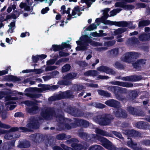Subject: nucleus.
I'll use <instances>...</instances> for the list:
<instances>
[{
    "label": "nucleus",
    "mask_w": 150,
    "mask_h": 150,
    "mask_svg": "<svg viewBox=\"0 0 150 150\" xmlns=\"http://www.w3.org/2000/svg\"><path fill=\"white\" fill-rule=\"evenodd\" d=\"M116 7H121L126 10H130L134 8V6L130 5L127 4L124 2H118L115 3Z\"/></svg>",
    "instance_id": "13"
},
{
    "label": "nucleus",
    "mask_w": 150,
    "mask_h": 150,
    "mask_svg": "<svg viewBox=\"0 0 150 150\" xmlns=\"http://www.w3.org/2000/svg\"><path fill=\"white\" fill-rule=\"evenodd\" d=\"M9 79L10 80L13 81H18V78L16 77L12 76H9Z\"/></svg>",
    "instance_id": "44"
},
{
    "label": "nucleus",
    "mask_w": 150,
    "mask_h": 150,
    "mask_svg": "<svg viewBox=\"0 0 150 150\" xmlns=\"http://www.w3.org/2000/svg\"><path fill=\"white\" fill-rule=\"evenodd\" d=\"M150 22L149 21H143L140 22L139 23V26H145L149 25Z\"/></svg>",
    "instance_id": "32"
},
{
    "label": "nucleus",
    "mask_w": 150,
    "mask_h": 150,
    "mask_svg": "<svg viewBox=\"0 0 150 150\" xmlns=\"http://www.w3.org/2000/svg\"><path fill=\"white\" fill-rule=\"evenodd\" d=\"M105 106V105L100 103H98L96 105V108H104Z\"/></svg>",
    "instance_id": "53"
},
{
    "label": "nucleus",
    "mask_w": 150,
    "mask_h": 150,
    "mask_svg": "<svg viewBox=\"0 0 150 150\" xmlns=\"http://www.w3.org/2000/svg\"><path fill=\"white\" fill-rule=\"evenodd\" d=\"M65 8L66 7L65 6H62L61 8L60 12L61 13L63 14L65 13L68 14L67 20H69L72 18L75 17V16H74L76 14L78 16L79 15V12L80 11V10L78 6H76L72 10L71 15L69 14L70 8H68L67 11L65 10Z\"/></svg>",
    "instance_id": "3"
},
{
    "label": "nucleus",
    "mask_w": 150,
    "mask_h": 150,
    "mask_svg": "<svg viewBox=\"0 0 150 150\" xmlns=\"http://www.w3.org/2000/svg\"><path fill=\"white\" fill-rule=\"evenodd\" d=\"M15 21H13L12 22L10 25H8V26L9 27V28L8 30V33H12L13 32V29L15 28Z\"/></svg>",
    "instance_id": "21"
},
{
    "label": "nucleus",
    "mask_w": 150,
    "mask_h": 150,
    "mask_svg": "<svg viewBox=\"0 0 150 150\" xmlns=\"http://www.w3.org/2000/svg\"><path fill=\"white\" fill-rule=\"evenodd\" d=\"M57 68V67L55 66H49L46 68L45 70L47 71H51L56 69Z\"/></svg>",
    "instance_id": "36"
},
{
    "label": "nucleus",
    "mask_w": 150,
    "mask_h": 150,
    "mask_svg": "<svg viewBox=\"0 0 150 150\" xmlns=\"http://www.w3.org/2000/svg\"><path fill=\"white\" fill-rule=\"evenodd\" d=\"M88 86L92 87H96V88L98 86V85L97 84H93V83H90L88 84Z\"/></svg>",
    "instance_id": "63"
},
{
    "label": "nucleus",
    "mask_w": 150,
    "mask_h": 150,
    "mask_svg": "<svg viewBox=\"0 0 150 150\" xmlns=\"http://www.w3.org/2000/svg\"><path fill=\"white\" fill-rule=\"evenodd\" d=\"M96 0H81V2L83 3H85L87 6L88 7H89L93 3L95 2Z\"/></svg>",
    "instance_id": "22"
},
{
    "label": "nucleus",
    "mask_w": 150,
    "mask_h": 150,
    "mask_svg": "<svg viewBox=\"0 0 150 150\" xmlns=\"http://www.w3.org/2000/svg\"><path fill=\"white\" fill-rule=\"evenodd\" d=\"M65 135L64 134L58 135L57 136V139L59 140H63L65 139Z\"/></svg>",
    "instance_id": "40"
},
{
    "label": "nucleus",
    "mask_w": 150,
    "mask_h": 150,
    "mask_svg": "<svg viewBox=\"0 0 150 150\" xmlns=\"http://www.w3.org/2000/svg\"><path fill=\"white\" fill-rule=\"evenodd\" d=\"M113 100V102L112 103V106L111 107H113L118 109H116L114 111V114L116 116L122 117H126V113L121 108H119L120 107L119 103L116 100L113 99H112Z\"/></svg>",
    "instance_id": "4"
},
{
    "label": "nucleus",
    "mask_w": 150,
    "mask_h": 150,
    "mask_svg": "<svg viewBox=\"0 0 150 150\" xmlns=\"http://www.w3.org/2000/svg\"><path fill=\"white\" fill-rule=\"evenodd\" d=\"M98 79H108L109 78L108 76L99 75L98 76Z\"/></svg>",
    "instance_id": "55"
},
{
    "label": "nucleus",
    "mask_w": 150,
    "mask_h": 150,
    "mask_svg": "<svg viewBox=\"0 0 150 150\" xmlns=\"http://www.w3.org/2000/svg\"><path fill=\"white\" fill-rule=\"evenodd\" d=\"M120 88L117 87V86H112L111 87H110L108 88V89L109 90H110L111 91H114V92H115V91L116 90H119L120 89Z\"/></svg>",
    "instance_id": "37"
},
{
    "label": "nucleus",
    "mask_w": 150,
    "mask_h": 150,
    "mask_svg": "<svg viewBox=\"0 0 150 150\" xmlns=\"http://www.w3.org/2000/svg\"><path fill=\"white\" fill-rule=\"evenodd\" d=\"M33 2L32 0H27L26 3H21L19 6L21 8H24V10L25 11H30V8L29 6H28V5L31 6Z\"/></svg>",
    "instance_id": "14"
},
{
    "label": "nucleus",
    "mask_w": 150,
    "mask_h": 150,
    "mask_svg": "<svg viewBox=\"0 0 150 150\" xmlns=\"http://www.w3.org/2000/svg\"><path fill=\"white\" fill-rule=\"evenodd\" d=\"M24 103L28 106H30L32 105V102L29 101H26L24 102Z\"/></svg>",
    "instance_id": "61"
},
{
    "label": "nucleus",
    "mask_w": 150,
    "mask_h": 150,
    "mask_svg": "<svg viewBox=\"0 0 150 150\" xmlns=\"http://www.w3.org/2000/svg\"><path fill=\"white\" fill-rule=\"evenodd\" d=\"M110 54L115 55H117L118 53V49H115L112 50L110 52Z\"/></svg>",
    "instance_id": "38"
},
{
    "label": "nucleus",
    "mask_w": 150,
    "mask_h": 150,
    "mask_svg": "<svg viewBox=\"0 0 150 150\" xmlns=\"http://www.w3.org/2000/svg\"><path fill=\"white\" fill-rule=\"evenodd\" d=\"M112 133L115 135L117 137L120 139H122L123 138L121 134L119 133L114 131L112 132Z\"/></svg>",
    "instance_id": "41"
},
{
    "label": "nucleus",
    "mask_w": 150,
    "mask_h": 150,
    "mask_svg": "<svg viewBox=\"0 0 150 150\" xmlns=\"http://www.w3.org/2000/svg\"><path fill=\"white\" fill-rule=\"evenodd\" d=\"M128 110L130 113H131L132 114H134V108L133 107H129L128 108Z\"/></svg>",
    "instance_id": "52"
},
{
    "label": "nucleus",
    "mask_w": 150,
    "mask_h": 150,
    "mask_svg": "<svg viewBox=\"0 0 150 150\" xmlns=\"http://www.w3.org/2000/svg\"><path fill=\"white\" fill-rule=\"evenodd\" d=\"M110 83L113 85H119L127 87H131L133 86V85L131 83L128 84L124 82H120L117 81L111 82Z\"/></svg>",
    "instance_id": "15"
},
{
    "label": "nucleus",
    "mask_w": 150,
    "mask_h": 150,
    "mask_svg": "<svg viewBox=\"0 0 150 150\" xmlns=\"http://www.w3.org/2000/svg\"><path fill=\"white\" fill-rule=\"evenodd\" d=\"M135 77L133 76H127L125 78V80L130 81H136L140 80L142 79V78L139 76L137 77V79H135Z\"/></svg>",
    "instance_id": "19"
},
{
    "label": "nucleus",
    "mask_w": 150,
    "mask_h": 150,
    "mask_svg": "<svg viewBox=\"0 0 150 150\" xmlns=\"http://www.w3.org/2000/svg\"><path fill=\"white\" fill-rule=\"evenodd\" d=\"M115 67L117 68H121L122 66L119 62H117L115 64Z\"/></svg>",
    "instance_id": "62"
},
{
    "label": "nucleus",
    "mask_w": 150,
    "mask_h": 150,
    "mask_svg": "<svg viewBox=\"0 0 150 150\" xmlns=\"http://www.w3.org/2000/svg\"><path fill=\"white\" fill-rule=\"evenodd\" d=\"M29 33L28 32H25V33H22L21 35V37L22 38H23L25 36L28 35L29 36Z\"/></svg>",
    "instance_id": "60"
},
{
    "label": "nucleus",
    "mask_w": 150,
    "mask_h": 150,
    "mask_svg": "<svg viewBox=\"0 0 150 150\" xmlns=\"http://www.w3.org/2000/svg\"><path fill=\"white\" fill-rule=\"evenodd\" d=\"M97 25V23L95 22V23H93L89 26L87 28V30L89 31L92 30L94 29H96Z\"/></svg>",
    "instance_id": "27"
},
{
    "label": "nucleus",
    "mask_w": 150,
    "mask_h": 150,
    "mask_svg": "<svg viewBox=\"0 0 150 150\" xmlns=\"http://www.w3.org/2000/svg\"><path fill=\"white\" fill-rule=\"evenodd\" d=\"M53 149L54 150H63L59 147L58 146H55L53 147Z\"/></svg>",
    "instance_id": "64"
},
{
    "label": "nucleus",
    "mask_w": 150,
    "mask_h": 150,
    "mask_svg": "<svg viewBox=\"0 0 150 150\" xmlns=\"http://www.w3.org/2000/svg\"><path fill=\"white\" fill-rule=\"evenodd\" d=\"M0 127L6 129H9L10 127L8 125H6L1 123L0 121Z\"/></svg>",
    "instance_id": "43"
},
{
    "label": "nucleus",
    "mask_w": 150,
    "mask_h": 150,
    "mask_svg": "<svg viewBox=\"0 0 150 150\" xmlns=\"http://www.w3.org/2000/svg\"><path fill=\"white\" fill-rule=\"evenodd\" d=\"M126 30V29L124 28H118L116 30L114 31V33L115 35L119 34L125 32Z\"/></svg>",
    "instance_id": "31"
},
{
    "label": "nucleus",
    "mask_w": 150,
    "mask_h": 150,
    "mask_svg": "<svg viewBox=\"0 0 150 150\" xmlns=\"http://www.w3.org/2000/svg\"><path fill=\"white\" fill-rule=\"evenodd\" d=\"M93 120L96 122L102 125H108L111 122V120L108 117H102L100 115L97 117H94Z\"/></svg>",
    "instance_id": "6"
},
{
    "label": "nucleus",
    "mask_w": 150,
    "mask_h": 150,
    "mask_svg": "<svg viewBox=\"0 0 150 150\" xmlns=\"http://www.w3.org/2000/svg\"><path fill=\"white\" fill-rule=\"evenodd\" d=\"M96 132L97 134L102 135L105 136L106 135L105 132L98 129H96Z\"/></svg>",
    "instance_id": "34"
},
{
    "label": "nucleus",
    "mask_w": 150,
    "mask_h": 150,
    "mask_svg": "<svg viewBox=\"0 0 150 150\" xmlns=\"http://www.w3.org/2000/svg\"><path fill=\"white\" fill-rule=\"evenodd\" d=\"M11 18H13L14 19H15L17 17L15 16V15L13 14H12V15H11V16L8 15L7 16H6V18L4 20H6V21L7 20Z\"/></svg>",
    "instance_id": "47"
},
{
    "label": "nucleus",
    "mask_w": 150,
    "mask_h": 150,
    "mask_svg": "<svg viewBox=\"0 0 150 150\" xmlns=\"http://www.w3.org/2000/svg\"><path fill=\"white\" fill-rule=\"evenodd\" d=\"M56 61V60L54 59H51L48 61L47 62V64L51 65L54 64Z\"/></svg>",
    "instance_id": "48"
},
{
    "label": "nucleus",
    "mask_w": 150,
    "mask_h": 150,
    "mask_svg": "<svg viewBox=\"0 0 150 150\" xmlns=\"http://www.w3.org/2000/svg\"><path fill=\"white\" fill-rule=\"evenodd\" d=\"M75 125L70 126L68 124L66 125V128L68 129H70L72 128L76 127L80 125H82L85 127H87L89 125L88 122L86 121L80 119H75Z\"/></svg>",
    "instance_id": "5"
},
{
    "label": "nucleus",
    "mask_w": 150,
    "mask_h": 150,
    "mask_svg": "<svg viewBox=\"0 0 150 150\" xmlns=\"http://www.w3.org/2000/svg\"><path fill=\"white\" fill-rule=\"evenodd\" d=\"M8 70L6 69L5 70L0 71V76L6 74L8 73Z\"/></svg>",
    "instance_id": "58"
},
{
    "label": "nucleus",
    "mask_w": 150,
    "mask_h": 150,
    "mask_svg": "<svg viewBox=\"0 0 150 150\" xmlns=\"http://www.w3.org/2000/svg\"><path fill=\"white\" fill-rule=\"evenodd\" d=\"M49 10V8L48 7H46L45 8H43L41 11V13L42 14H44L47 12V11Z\"/></svg>",
    "instance_id": "46"
},
{
    "label": "nucleus",
    "mask_w": 150,
    "mask_h": 150,
    "mask_svg": "<svg viewBox=\"0 0 150 150\" xmlns=\"http://www.w3.org/2000/svg\"><path fill=\"white\" fill-rule=\"evenodd\" d=\"M33 69H26V70H24L22 71V72L23 73H28L29 72H33Z\"/></svg>",
    "instance_id": "59"
},
{
    "label": "nucleus",
    "mask_w": 150,
    "mask_h": 150,
    "mask_svg": "<svg viewBox=\"0 0 150 150\" xmlns=\"http://www.w3.org/2000/svg\"><path fill=\"white\" fill-rule=\"evenodd\" d=\"M127 145L129 147L133 149H134L137 146V144L136 143H134L131 140L127 142Z\"/></svg>",
    "instance_id": "28"
},
{
    "label": "nucleus",
    "mask_w": 150,
    "mask_h": 150,
    "mask_svg": "<svg viewBox=\"0 0 150 150\" xmlns=\"http://www.w3.org/2000/svg\"><path fill=\"white\" fill-rule=\"evenodd\" d=\"M78 142V141L77 139L74 138L71 139L70 140H67L66 141L67 144H72L71 146L73 148V149L67 146L66 147L65 150H80L81 149L80 146L76 144Z\"/></svg>",
    "instance_id": "8"
},
{
    "label": "nucleus",
    "mask_w": 150,
    "mask_h": 150,
    "mask_svg": "<svg viewBox=\"0 0 150 150\" xmlns=\"http://www.w3.org/2000/svg\"><path fill=\"white\" fill-rule=\"evenodd\" d=\"M113 100H108L105 102V103L108 106H112V103L113 102Z\"/></svg>",
    "instance_id": "50"
},
{
    "label": "nucleus",
    "mask_w": 150,
    "mask_h": 150,
    "mask_svg": "<svg viewBox=\"0 0 150 150\" xmlns=\"http://www.w3.org/2000/svg\"><path fill=\"white\" fill-rule=\"evenodd\" d=\"M71 67L69 64H66L62 67V72H65L69 71Z\"/></svg>",
    "instance_id": "30"
},
{
    "label": "nucleus",
    "mask_w": 150,
    "mask_h": 150,
    "mask_svg": "<svg viewBox=\"0 0 150 150\" xmlns=\"http://www.w3.org/2000/svg\"><path fill=\"white\" fill-rule=\"evenodd\" d=\"M126 133H125L127 135H129L130 136H132L133 135L132 134L133 133H134L135 131L134 130H127Z\"/></svg>",
    "instance_id": "45"
},
{
    "label": "nucleus",
    "mask_w": 150,
    "mask_h": 150,
    "mask_svg": "<svg viewBox=\"0 0 150 150\" xmlns=\"http://www.w3.org/2000/svg\"><path fill=\"white\" fill-rule=\"evenodd\" d=\"M115 42V40H112L110 41L105 42L104 44L105 46H111L114 45Z\"/></svg>",
    "instance_id": "35"
},
{
    "label": "nucleus",
    "mask_w": 150,
    "mask_h": 150,
    "mask_svg": "<svg viewBox=\"0 0 150 150\" xmlns=\"http://www.w3.org/2000/svg\"><path fill=\"white\" fill-rule=\"evenodd\" d=\"M38 111V108L37 106H35L32 109H29L28 111L31 113H35L37 112Z\"/></svg>",
    "instance_id": "33"
},
{
    "label": "nucleus",
    "mask_w": 150,
    "mask_h": 150,
    "mask_svg": "<svg viewBox=\"0 0 150 150\" xmlns=\"http://www.w3.org/2000/svg\"><path fill=\"white\" fill-rule=\"evenodd\" d=\"M38 123L37 121H35V120L33 123H32L31 125L30 126L31 127L33 128H37V127H35V125H37Z\"/></svg>",
    "instance_id": "57"
},
{
    "label": "nucleus",
    "mask_w": 150,
    "mask_h": 150,
    "mask_svg": "<svg viewBox=\"0 0 150 150\" xmlns=\"http://www.w3.org/2000/svg\"><path fill=\"white\" fill-rule=\"evenodd\" d=\"M67 43H67H63L62 44V45H54L52 46V47L51 50H52L54 51H56L60 50H62L64 48H70V45Z\"/></svg>",
    "instance_id": "9"
},
{
    "label": "nucleus",
    "mask_w": 150,
    "mask_h": 150,
    "mask_svg": "<svg viewBox=\"0 0 150 150\" xmlns=\"http://www.w3.org/2000/svg\"><path fill=\"white\" fill-rule=\"evenodd\" d=\"M33 72L36 74H40L43 72L44 71L42 69H33Z\"/></svg>",
    "instance_id": "42"
},
{
    "label": "nucleus",
    "mask_w": 150,
    "mask_h": 150,
    "mask_svg": "<svg viewBox=\"0 0 150 150\" xmlns=\"http://www.w3.org/2000/svg\"><path fill=\"white\" fill-rule=\"evenodd\" d=\"M142 144L145 146H148L150 144V141H144L142 142Z\"/></svg>",
    "instance_id": "49"
},
{
    "label": "nucleus",
    "mask_w": 150,
    "mask_h": 150,
    "mask_svg": "<svg viewBox=\"0 0 150 150\" xmlns=\"http://www.w3.org/2000/svg\"><path fill=\"white\" fill-rule=\"evenodd\" d=\"M98 74L97 72L95 70H90L85 72L84 75L86 76H96Z\"/></svg>",
    "instance_id": "18"
},
{
    "label": "nucleus",
    "mask_w": 150,
    "mask_h": 150,
    "mask_svg": "<svg viewBox=\"0 0 150 150\" xmlns=\"http://www.w3.org/2000/svg\"><path fill=\"white\" fill-rule=\"evenodd\" d=\"M145 63V61L143 59H140L134 63H133V65L134 68L137 69H139L141 66Z\"/></svg>",
    "instance_id": "16"
},
{
    "label": "nucleus",
    "mask_w": 150,
    "mask_h": 150,
    "mask_svg": "<svg viewBox=\"0 0 150 150\" xmlns=\"http://www.w3.org/2000/svg\"><path fill=\"white\" fill-rule=\"evenodd\" d=\"M48 89V88L46 85H41V87L36 88V91L38 92H41L43 91H45Z\"/></svg>",
    "instance_id": "26"
},
{
    "label": "nucleus",
    "mask_w": 150,
    "mask_h": 150,
    "mask_svg": "<svg viewBox=\"0 0 150 150\" xmlns=\"http://www.w3.org/2000/svg\"><path fill=\"white\" fill-rule=\"evenodd\" d=\"M98 94L101 96H103L107 97H110V93L107 92L103 90H100L98 91Z\"/></svg>",
    "instance_id": "23"
},
{
    "label": "nucleus",
    "mask_w": 150,
    "mask_h": 150,
    "mask_svg": "<svg viewBox=\"0 0 150 150\" xmlns=\"http://www.w3.org/2000/svg\"><path fill=\"white\" fill-rule=\"evenodd\" d=\"M93 137L96 138L99 140L101 143L102 144L106 149L111 150L113 149V147L114 146H112V143L106 139L101 137L97 138L93 135Z\"/></svg>",
    "instance_id": "7"
},
{
    "label": "nucleus",
    "mask_w": 150,
    "mask_h": 150,
    "mask_svg": "<svg viewBox=\"0 0 150 150\" xmlns=\"http://www.w3.org/2000/svg\"><path fill=\"white\" fill-rule=\"evenodd\" d=\"M103 31L101 30L99 31L100 33H98L96 32L91 33L90 35L94 37H102L105 36L107 35V34L105 33H103Z\"/></svg>",
    "instance_id": "17"
},
{
    "label": "nucleus",
    "mask_w": 150,
    "mask_h": 150,
    "mask_svg": "<svg viewBox=\"0 0 150 150\" xmlns=\"http://www.w3.org/2000/svg\"><path fill=\"white\" fill-rule=\"evenodd\" d=\"M109 8H106L102 11L103 16L100 18H98L96 19V22L97 23V25H99L100 23H102L105 25H114L117 26H127L130 28H134L135 25L132 26V21L126 22L124 21L116 22L112 21L106 19L109 16L108 14V12L110 11Z\"/></svg>",
    "instance_id": "1"
},
{
    "label": "nucleus",
    "mask_w": 150,
    "mask_h": 150,
    "mask_svg": "<svg viewBox=\"0 0 150 150\" xmlns=\"http://www.w3.org/2000/svg\"><path fill=\"white\" fill-rule=\"evenodd\" d=\"M134 57V53L129 52L123 55L121 57V60L128 62H129L132 58Z\"/></svg>",
    "instance_id": "12"
},
{
    "label": "nucleus",
    "mask_w": 150,
    "mask_h": 150,
    "mask_svg": "<svg viewBox=\"0 0 150 150\" xmlns=\"http://www.w3.org/2000/svg\"><path fill=\"white\" fill-rule=\"evenodd\" d=\"M121 11L120 8H116L111 11L110 12V16H115L117 13Z\"/></svg>",
    "instance_id": "24"
},
{
    "label": "nucleus",
    "mask_w": 150,
    "mask_h": 150,
    "mask_svg": "<svg viewBox=\"0 0 150 150\" xmlns=\"http://www.w3.org/2000/svg\"><path fill=\"white\" fill-rule=\"evenodd\" d=\"M59 55L61 56H68L69 54L68 53L61 51L59 52Z\"/></svg>",
    "instance_id": "56"
},
{
    "label": "nucleus",
    "mask_w": 150,
    "mask_h": 150,
    "mask_svg": "<svg viewBox=\"0 0 150 150\" xmlns=\"http://www.w3.org/2000/svg\"><path fill=\"white\" fill-rule=\"evenodd\" d=\"M92 38L91 37H88L83 36L80 38V40L76 41L77 44L79 46L76 48L77 51L84 50L87 49V47L88 45V44L90 43L94 46H101L102 44L98 42H93L91 40Z\"/></svg>",
    "instance_id": "2"
},
{
    "label": "nucleus",
    "mask_w": 150,
    "mask_h": 150,
    "mask_svg": "<svg viewBox=\"0 0 150 150\" xmlns=\"http://www.w3.org/2000/svg\"><path fill=\"white\" fill-rule=\"evenodd\" d=\"M76 74L74 73H69L64 77L65 82H64L63 84L65 85H68L70 83L69 80L74 79L76 76Z\"/></svg>",
    "instance_id": "11"
},
{
    "label": "nucleus",
    "mask_w": 150,
    "mask_h": 150,
    "mask_svg": "<svg viewBox=\"0 0 150 150\" xmlns=\"http://www.w3.org/2000/svg\"><path fill=\"white\" fill-rule=\"evenodd\" d=\"M145 124V122H140L136 124V127L139 128H142L143 127V125Z\"/></svg>",
    "instance_id": "39"
},
{
    "label": "nucleus",
    "mask_w": 150,
    "mask_h": 150,
    "mask_svg": "<svg viewBox=\"0 0 150 150\" xmlns=\"http://www.w3.org/2000/svg\"><path fill=\"white\" fill-rule=\"evenodd\" d=\"M97 70L109 74L113 75L115 73V72L113 70L105 66H101L98 67L97 68Z\"/></svg>",
    "instance_id": "10"
},
{
    "label": "nucleus",
    "mask_w": 150,
    "mask_h": 150,
    "mask_svg": "<svg viewBox=\"0 0 150 150\" xmlns=\"http://www.w3.org/2000/svg\"><path fill=\"white\" fill-rule=\"evenodd\" d=\"M79 136L81 137H83L84 139L85 138V137L87 139H88V138L89 137L88 136H87V135H86V134L84 133H82L79 134Z\"/></svg>",
    "instance_id": "54"
},
{
    "label": "nucleus",
    "mask_w": 150,
    "mask_h": 150,
    "mask_svg": "<svg viewBox=\"0 0 150 150\" xmlns=\"http://www.w3.org/2000/svg\"><path fill=\"white\" fill-rule=\"evenodd\" d=\"M32 59L33 62H36L37 61L39 60V58L38 55L36 56H33L32 57Z\"/></svg>",
    "instance_id": "51"
},
{
    "label": "nucleus",
    "mask_w": 150,
    "mask_h": 150,
    "mask_svg": "<svg viewBox=\"0 0 150 150\" xmlns=\"http://www.w3.org/2000/svg\"><path fill=\"white\" fill-rule=\"evenodd\" d=\"M89 149V150H101L102 147L99 145H96L91 147Z\"/></svg>",
    "instance_id": "29"
},
{
    "label": "nucleus",
    "mask_w": 150,
    "mask_h": 150,
    "mask_svg": "<svg viewBox=\"0 0 150 150\" xmlns=\"http://www.w3.org/2000/svg\"><path fill=\"white\" fill-rule=\"evenodd\" d=\"M41 115L44 118L47 120H49V118L50 116V112L47 110L45 111L44 113L42 112L41 114Z\"/></svg>",
    "instance_id": "25"
},
{
    "label": "nucleus",
    "mask_w": 150,
    "mask_h": 150,
    "mask_svg": "<svg viewBox=\"0 0 150 150\" xmlns=\"http://www.w3.org/2000/svg\"><path fill=\"white\" fill-rule=\"evenodd\" d=\"M139 39L141 41L149 40L150 39V33L147 35L144 34L142 35L139 36Z\"/></svg>",
    "instance_id": "20"
}]
</instances>
